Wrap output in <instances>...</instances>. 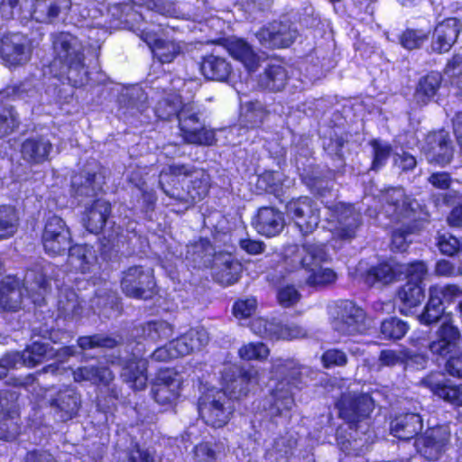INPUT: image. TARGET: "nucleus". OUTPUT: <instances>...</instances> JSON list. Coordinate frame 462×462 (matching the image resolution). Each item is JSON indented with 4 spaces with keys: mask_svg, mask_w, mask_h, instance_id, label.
I'll use <instances>...</instances> for the list:
<instances>
[{
    "mask_svg": "<svg viewBox=\"0 0 462 462\" xmlns=\"http://www.w3.org/2000/svg\"><path fill=\"white\" fill-rule=\"evenodd\" d=\"M257 383V371L251 367L242 369L236 364L225 365L221 371V390H210L200 397L199 415L213 428H221L230 420L234 411L232 399L245 396Z\"/></svg>",
    "mask_w": 462,
    "mask_h": 462,
    "instance_id": "f257e3e1",
    "label": "nucleus"
},
{
    "mask_svg": "<svg viewBox=\"0 0 462 462\" xmlns=\"http://www.w3.org/2000/svg\"><path fill=\"white\" fill-rule=\"evenodd\" d=\"M337 407L349 430L346 436L344 434L346 430L339 428L337 444L344 452L358 456L368 448L371 439L367 420L374 409L373 401L367 394L348 392L342 394Z\"/></svg>",
    "mask_w": 462,
    "mask_h": 462,
    "instance_id": "f03ea898",
    "label": "nucleus"
},
{
    "mask_svg": "<svg viewBox=\"0 0 462 462\" xmlns=\"http://www.w3.org/2000/svg\"><path fill=\"white\" fill-rule=\"evenodd\" d=\"M159 184L170 198L193 204L207 196L209 175L190 165L171 164L162 170Z\"/></svg>",
    "mask_w": 462,
    "mask_h": 462,
    "instance_id": "7ed1b4c3",
    "label": "nucleus"
},
{
    "mask_svg": "<svg viewBox=\"0 0 462 462\" xmlns=\"http://www.w3.org/2000/svg\"><path fill=\"white\" fill-rule=\"evenodd\" d=\"M180 97L177 93H168L158 101L154 112L158 118L170 120L173 116L179 119V125L184 143L197 145H212L215 143V133L205 127L199 120L192 104L182 106Z\"/></svg>",
    "mask_w": 462,
    "mask_h": 462,
    "instance_id": "20e7f679",
    "label": "nucleus"
},
{
    "mask_svg": "<svg viewBox=\"0 0 462 462\" xmlns=\"http://www.w3.org/2000/svg\"><path fill=\"white\" fill-rule=\"evenodd\" d=\"M420 208L419 203L408 197L401 188H393L385 195V205L381 214L394 222H403L392 234L391 247L393 251L404 252L411 243L409 236L413 233L410 222L415 220V213Z\"/></svg>",
    "mask_w": 462,
    "mask_h": 462,
    "instance_id": "39448f33",
    "label": "nucleus"
},
{
    "mask_svg": "<svg viewBox=\"0 0 462 462\" xmlns=\"http://www.w3.org/2000/svg\"><path fill=\"white\" fill-rule=\"evenodd\" d=\"M271 374L272 378L278 382L263 407L272 416L283 415L294 405L292 388L299 383L300 367L294 360L274 358L272 360Z\"/></svg>",
    "mask_w": 462,
    "mask_h": 462,
    "instance_id": "423d86ee",
    "label": "nucleus"
},
{
    "mask_svg": "<svg viewBox=\"0 0 462 462\" xmlns=\"http://www.w3.org/2000/svg\"><path fill=\"white\" fill-rule=\"evenodd\" d=\"M289 259L294 268L301 267L306 271V282L310 286H325L336 281L334 271L321 265L328 260L323 244L305 243L300 248L291 246L286 253V260Z\"/></svg>",
    "mask_w": 462,
    "mask_h": 462,
    "instance_id": "0eeeda50",
    "label": "nucleus"
},
{
    "mask_svg": "<svg viewBox=\"0 0 462 462\" xmlns=\"http://www.w3.org/2000/svg\"><path fill=\"white\" fill-rule=\"evenodd\" d=\"M48 282L45 276L35 270L26 272L23 288L20 281L14 276H6L0 281V310L6 311H17L21 309L23 291L27 296L32 299L34 303L42 299V293L46 291Z\"/></svg>",
    "mask_w": 462,
    "mask_h": 462,
    "instance_id": "6e6552de",
    "label": "nucleus"
},
{
    "mask_svg": "<svg viewBox=\"0 0 462 462\" xmlns=\"http://www.w3.org/2000/svg\"><path fill=\"white\" fill-rule=\"evenodd\" d=\"M328 222L333 236L341 240H351L361 225V215L352 205L337 203L328 207Z\"/></svg>",
    "mask_w": 462,
    "mask_h": 462,
    "instance_id": "1a4fd4ad",
    "label": "nucleus"
},
{
    "mask_svg": "<svg viewBox=\"0 0 462 462\" xmlns=\"http://www.w3.org/2000/svg\"><path fill=\"white\" fill-rule=\"evenodd\" d=\"M286 214L302 235L311 234L320 221L319 208L309 197H300L290 200L286 205Z\"/></svg>",
    "mask_w": 462,
    "mask_h": 462,
    "instance_id": "9d476101",
    "label": "nucleus"
},
{
    "mask_svg": "<svg viewBox=\"0 0 462 462\" xmlns=\"http://www.w3.org/2000/svg\"><path fill=\"white\" fill-rule=\"evenodd\" d=\"M451 432L448 425H439L428 429L415 439L417 452L431 461L439 459L447 451L450 442Z\"/></svg>",
    "mask_w": 462,
    "mask_h": 462,
    "instance_id": "9b49d317",
    "label": "nucleus"
},
{
    "mask_svg": "<svg viewBox=\"0 0 462 462\" xmlns=\"http://www.w3.org/2000/svg\"><path fill=\"white\" fill-rule=\"evenodd\" d=\"M31 53V41L23 33L8 32L0 39V58L9 68L24 65L29 61Z\"/></svg>",
    "mask_w": 462,
    "mask_h": 462,
    "instance_id": "f8f14e48",
    "label": "nucleus"
},
{
    "mask_svg": "<svg viewBox=\"0 0 462 462\" xmlns=\"http://www.w3.org/2000/svg\"><path fill=\"white\" fill-rule=\"evenodd\" d=\"M52 48L55 54L54 61L68 67L69 69H83V46L75 36L67 32L52 35Z\"/></svg>",
    "mask_w": 462,
    "mask_h": 462,
    "instance_id": "ddd939ff",
    "label": "nucleus"
},
{
    "mask_svg": "<svg viewBox=\"0 0 462 462\" xmlns=\"http://www.w3.org/2000/svg\"><path fill=\"white\" fill-rule=\"evenodd\" d=\"M42 239L45 252L52 256L64 254L71 243L70 232L66 223L56 215L47 218Z\"/></svg>",
    "mask_w": 462,
    "mask_h": 462,
    "instance_id": "4468645a",
    "label": "nucleus"
},
{
    "mask_svg": "<svg viewBox=\"0 0 462 462\" xmlns=\"http://www.w3.org/2000/svg\"><path fill=\"white\" fill-rule=\"evenodd\" d=\"M461 333L451 316L443 319L436 331V338L430 343L432 355L447 358L448 355L460 353Z\"/></svg>",
    "mask_w": 462,
    "mask_h": 462,
    "instance_id": "2eb2a0df",
    "label": "nucleus"
},
{
    "mask_svg": "<svg viewBox=\"0 0 462 462\" xmlns=\"http://www.w3.org/2000/svg\"><path fill=\"white\" fill-rule=\"evenodd\" d=\"M154 280L151 270L132 266L123 273L121 288L124 293L135 299H146L152 293Z\"/></svg>",
    "mask_w": 462,
    "mask_h": 462,
    "instance_id": "dca6fc26",
    "label": "nucleus"
},
{
    "mask_svg": "<svg viewBox=\"0 0 462 462\" xmlns=\"http://www.w3.org/2000/svg\"><path fill=\"white\" fill-rule=\"evenodd\" d=\"M251 330L260 337L270 339L291 340L307 336V331L299 325L282 324L275 319L268 320L263 318H257L251 322Z\"/></svg>",
    "mask_w": 462,
    "mask_h": 462,
    "instance_id": "f3484780",
    "label": "nucleus"
},
{
    "mask_svg": "<svg viewBox=\"0 0 462 462\" xmlns=\"http://www.w3.org/2000/svg\"><path fill=\"white\" fill-rule=\"evenodd\" d=\"M364 310L349 300L342 301L337 308L332 326L341 334L354 335L365 329Z\"/></svg>",
    "mask_w": 462,
    "mask_h": 462,
    "instance_id": "a211bd4d",
    "label": "nucleus"
},
{
    "mask_svg": "<svg viewBox=\"0 0 462 462\" xmlns=\"http://www.w3.org/2000/svg\"><path fill=\"white\" fill-rule=\"evenodd\" d=\"M70 0H34L30 9L23 10V20L52 23L70 8Z\"/></svg>",
    "mask_w": 462,
    "mask_h": 462,
    "instance_id": "6ab92c4d",
    "label": "nucleus"
},
{
    "mask_svg": "<svg viewBox=\"0 0 462 462\" xmlns=\"http://www.w3.org/2000/svg\"><path fill=\"white\" fill-rule=\"evenodd\" d=\"M298 35L290 23L274 21L256 32L260 43L266 48H286Z\"/></svg>",
    "mask_w": 462,
    "mask_h": 462,
    "instance_id": "aec40b11",
    "label": "nucleus"
},
{
    "mask_svg": "<svg viewBox=\"0 0 462 462\" xmlns=\"http://www.w3.org/2000/svg\"><path fill=\"white\" fill-rule=\"evenodd\" d=\"M180 379L171 369H161L152 382V392L156 402L161 405L172 404L180 395Z\"/></svg>",
    "mask_w": 462,
    "mask_h": 462,
    "instance_id": "412c9836",
    "label": "nucleus"
},
{
    "mask_svg": "<svg viewBox=\"0 0 462 462\" xmlns=\"http://www.w3.org/2000/svg\"><path fill=\"white\" fill-rule=\"evenodd\" d=\"M422 150L430 162L446 165L453 157V146L449 134L445 130L430 133L427 135Z\"/></svg>",
    "mask_w": 462,
    "mask_h": 462,
    "instance_id": "4be33fe9",
    "label": "nucleus"
},
{
    "mask_svg": "<svg viewBox=\"0 0 462 462\" xmlns=\"http://www.w3.org/2000/svg\"><path fill=\"white\" fill-rule=\"evenodd\" d=\"M362 263H359L357 271L364 282L369 285H388L398 281L404 274V265L395 261H386L362 272Z\"/></svg>",
    "mask_w": 462,
    "mask_h": 462,
    "instance_id": "5701e85b",
    "label": "nucleus"
},
{
    "mask_svg": "<svg viewBox=\"0 0 462 462\" xmlns=\"http://www.w3.org/2000/svg\"><path fill=\"white\" fill-rule=\"evenodd\" d=\"M253 226L262 236L273 237L279 235L285 226L283 213L273 207H263L257 211Z\"/></svg>",
    "mask_w": 462,
    "mask_h": 462,
    "instance_id": "b1692460",
    "label": "nucleus"
},
{
    "mask_svg": "<svg viewBox=\"0 0 462 462\" xmlns=\"http://www.w3.org/2000/svg\"><path fill=\"white\" fill-rule=\"evenodd\" d=\"M421 383L435 395L452 405L462 407V384L453 385L448 383L445 375L441 373H432L423 378Z\"/></svg>",
    "mask_w": 462,
    "mask_h": 462,
    "instance_id": "393cba45",
    "label": "nucleus"
},
{
    "mask_svg": "<svg viewBox=\"0 0 462 462\" xmlns=\"http://www.w3.org/2000/svg\"><path fill=\"white\" fill-rule=\"evenodd\" d=\"M460 29V21L454 17L439 23L433 32L431 50L437 53L448 52L456 42Z\"/></svg>",
    "mask_w": 462,
    "mask_h": 462,
    "instance_id": "a878e982",
    "label": "nucleus"
},
{
    "mask_svg": "<svg viewBox=\"0 0 462 462\" xmlns=\"http://www.w3.org/2000/svg\"><path fill=\"white\" fill-rule=\"evenodd\" d=\"M213 270L215 279L224 286H228L238 281L242 272L241 263L227 253H218L209 266Z\"/></svg>",
    "mask_w": 462,
    "mask_h": 462,
    "instance_id": "bb28decb",
    "label": "nucleus"
},
{
    "mask_svg": "<svg viewBox=\"0 0 462 462\" xmlns=\"http://www.w3.org/2000/svg\"><path fill=\"white\" fill-rule=\"evenodd\" d=\"M226 51L236 60L241 62L248 71H254L260 65V57L244 39L229 37L223 43Z\"/></svg>",
    "mask_w": 462,
    "mask_h": 462,
    "instance_id": "cd10ccee",
    "label": "nucleus"
},
{
    "mask_svg": "<svg viewBox=\"0 0 462 462\" xmlns=\"http://www.w3.org/2000/svg\"><path fill=\"white\" fill-rule=\"evenodd\" d=\"M147 362L135 355L123 366L121 376L134 390H143L147 384Z\"/></svg>",
    "mask_w": 462,
    "mask_h": 462,
    "instance_id": "c85d7f7f",
    "label": "nucleus"
},
{
    "mask_svg": "<svg viewBox=\"0 0 462 462\" xmlns=\"http://www.w3.org/2000/svg\"><path fill=\"white\" fill-rule=\"evenodd\" d=\"M422 429V419L417 413H406L396 417L391 422V433L403 440L417 436Z\"/></svg>",
    "mask_w": 462,
    "mask_h": 462,
    "instance_id": "c756f323",
    "label": "nucleus"
},
{
    "mask_svg": "<svg viewBox=\"0 0 462 462\" xmlns=\"http://www.w3.org/2000/svg\"><path fill=\"white\" fill-rule=\"evenodd\" d=\"M173 329V326L165 320L149 321L134 328V337L154 344L171 337Z\"/></svg>",
    "mask_w": 462,
    "mask_h": 462,
    "instance_id": "7c9ffc66",
    "label": "nucleus"
},
{
    "mask_svg": "<svg viewBox=\"0 0 462 462\" xmlns=\"http://www.w3.org/2000/svg\"><path fill=\"white\" fill-rule=\"evenodd\" d=\"M51 406L56 412H60L62 420L71 419L79 407V396L70 388L59 391L54 398L51 400Z\"/></svg>",
    "mask_w": 462,
    "mask_h": 462,
    "instance_id": "2f4dec72",
    "label": "nucleus"
},
{
    "mask_svg": "<svg viewBox=\"0 0 462 462\" xmlns=\"http://www.w3.org/2000/svg\"><path fill=\"white\" fill-rule=\"evenodd\" d=\"M52 148L51 142L43 137L26 139L22 144V156L30 163L39 164L48 159Z\"/></svg>",
    "mask_w": 462,
    "mask_h": 462,
    "instance_id": "473e14b6",
    "label": "nucleus"
},
{
    "mask_svg": "<svg viewBox=\"0 0 462 462\" xmlns=\"http://www.w3.org/2000/svg\"><path fill=\"white\" fill-rule=\"evenodd\" d=\"M217 254L210 242L200 238L187 246L186 258L193 263L195 267L208 268Z\"/></svg>",
    "mask_w": 462,
    "mask_h": 462,
    "instance_id": "72a5a7b5",
    "label": "nucleus"
},
{
    "mask_svg": "<svg viewBox=\"0 0 462 462\" xmlns=\"http://www.w3.org/2000/svg\"><path fill=\"white\" fill-rule=\"evenodd\" d=\"M296 442L294 437L290 433L274 439L266 448V459L270 462H287L288 457L292 454Z\"/></svg>",
    "mask_w": 462,
    "mask_h": 462,
    "instance_id": "f704fd0d",
    "label": "nucleus"
},
{
    "mask_svg": "<svg viewBox=\"0 0 462 462\" xmlns=\"http://www.w3.org/2000/svg\"><path fill=\"white\" fill-rule=\"evenodd\" d=\"M288 80L285 68L280 63H271L259 78V85L270 91H281Z\"/></svg>",
    "mask_w": 462,
    "mask_h": 462,
    "instance_id": "c9c22d12",
    "label": "nucleus"
},
{
    "mask_svg": "<svg viewBox=\"0 0 462 462\" xmlns=\"http://www.w3.org/2000/svg\"><path fill=\"white\" fill-rule=\"evenodd\" d=\"M200 69L203 75L212 80H226L231 73V66L226 59L209 55L203 60Z\"/></svg>",
    "mask_w": 462,
    "mask_h": 462,
    "instance_id": "e433bc0d",
    "label": "nucleus"
},
{
    "mask_svg": "<svg viewBox=\"0 0 462 462\" xmlns=\"http://www.w3.org/2000/svg\"><path fill=\"white\" fill-rule=\"evenodd\" d=\"M441 83V75L431 72L420 79L414 97L417 103L426 105L437 93Z\"/></svg>",
    "mask_w": 462,
    "mask_h": 462,
    "instance_id": "4c0bfd02",
    "label": "nucleus"
},
{
    "mask_svg": "<svg viewBox=\"0 0 462 462\" xmlns=\"http://www.w3.org/2000/svg\"><path fill=\"white\" fill-rule=\"evenodd\" d=\"M58 317L64 319H74L82 313L78 295L72 291H66L60 296L58 301Z\"/></svg>",
    "mask_w": 462,
    "mask_h": 462,
    "instance_id": "58836bf2",
    "label": "nucleus"
},
{
    "mask_svg": "<svg viewBox=\"0 0 462 462\" xmlns=\"http://www.w3.org/2000/svg\"><path fill=\"white\" fill-rule=\"evenodd\" d=\"M19 226V217L14 208L0 206V241L14 236Z\"/></svg>",
    "mask_w": 462,
    "mask_h": 462,
    "instance_id": "ea45409f",
    "label": "nucleus"
},
{
    "mask_svg": "<svg viewBox=\"0 0 462 462\" xmlns=\"http://www.w3.org/2000/svg\"><path fill=\"white\" fill-rule=\"evenodd\" d=\"M110 204L102 199H97L92 208L88 209V232L97 233L101 230L110 214Z\"/></svg>",
    "mask_w": 462,
    "mask_h": 462,
    "instance_id": "a19ab883",
    "label": "nucleus"
},
{
    "mask_svg": "<svg viewBox=\"0 0 462 462\" xmlns=\"http://www.w3.org/2000/svg\"><path fill=\"white\" fill-rule=\"evenodd\" d=\"M225 456V448L221 443L204 442L195 448L197 462H220Z\"/></svg>",
    "mask_w": 462,
    "mask_h": 462,
    "instance_id": "79ce46f5",
    "label": "nucleus"
},
{
    "mask_svg": "<svg viewBox=\"0 0 462 462\" xmlns=\"http://www.w3.org/2000/svg\"><path fill=\"white\" fill-rule=\"evenodd\" d=\"M429 295L436 300H440V305L451 304L457 299L462 297V290L456 284H436L430 287Z\"/></svg>",
    "mask_w": 462,
    "mask_h": 462,
    "instance_id": "37998d69",
    "label": "nucleus"
},
{
    "mask_svg": "<svg viewBox=\"0 0 462 462\" xmlns=\"http://www.w3.org/2000/svg\"><path fill=\"white\" fill-rule=\"evenodd\" d=\"M398 298L406 308L416 307L424 299V288L419 283L406 282L399 291Z\"/></svg>",
    "mask_w": 462,
    "mask_h": 462,
    "instance_id": "c03bdc74",
    "label": "nucleus"
},
{
    "mask_svg": "<svg viewBox=\"0 0 462 462\" xmlns=\"http://www.w3.org/2000/svg\"><path fill=\"white\" fill-rule=\"evenodd\" d=\"M448 314L445 315V307L440 305V300H436L430 295L429 300L424 307L423 312L419 316L420 323L430 325L443 319Z\"/></svg>",
    "mask_w": 462,
    "mask_h": 462,
    "instance_id": "a18cd8bd",
    "label": "nucleus"
},
{
    "mask_svg": "<svg viewBox=\"0 0 462 462\" xmlns=\"http://www.w3.org/2000/svg\"><path fill=\"white\" fill-rule=\"evenodd\" d=\"M180 51L181 48L179 43L173 41L163 40L152 47V52L162 63H170Z\"/></svg>",
    "mask_w": 462,
    "mask_h": 462,
    "instance_id": "49530a36",
    "label": "nucleus"
},
{
    "mask_svg": "<svg viewBox=\"0 0 462 462\" xmlns=\"http://www.w3.org/2000/svg\"><path fill=\"white\" fill-rule=\"evenodd\" d=\"M409 326L397 318H390L381 324V332L385 338L400 339L407 333Z\"/></svg>",
    "mask_w": 462,
    "mask_h": 462,
    "instance_id": "de8ad7c7",
    "label": "nucleus"
},
{
    "mask_svg": "<svg viewBox=\"0 0 462 462\" xmlns=\"http://www.w3.org/2000/svg\"><path fill=\"white\" fill-rule=\"evenodd\" d=\"M245 111L241 115V122L247 128L259 126L265 116V112L260 104L250 103L245 106Z\"/></svg>",
    "mask_w": 462,
    "mask_h": 462,
    "instance_id": "09e8293b",
    "label": "nucleus"
},
{
    "mask_svg": "<svg viewBox=\"0 0 462 462\" xmlns=\"http://www.w3.org/2000/svg\"><path fill=\"white\" fill-rule=\"evenodd\" d=\"M437 240L438 248L443 254L453 256L462 251V240L449 233L439 234Z\"/></svg>",
    "mask_w": 462,
    "mask_h": 462,
    "instance_id": "8fccbe9b",
    "label": "nucleus"
},
{
    "mask_svg": "<svg viewBox=\"0 0 462 462\" xmlns=\"http://www.w3.org/2000/svg\"><path fill=\"white\" fill-rule=\"evenodd\" d=\"M429 37V32L423 30L407 29L402 34L400 42L402 47L408 50L420 48Z\"/></svg>",
    "mask_w": 462,
    "mask_h": 462,
    "instance_id": "3c124183",
    "label": "nucleus"
},
{
    "mask_svg": "<svg viewBox=\"0 0 462 462\" xmlns=\"http://www.w3.org/2000/svg\"><path fill=\"white\" fill-rule=\"evenodd\" d=\"M239 356L244 360H263L269 354V348L261 342L248 343L239 349Z\"/></svg>",
    "mask_w": 462,
    "mask_h": 462,
    "instance_id": "603ef678",
    "label": "nucleus"
},
{
    "mask_svg": "<svg viewBox=\"0 0 462 462\" xmlns=\"http://www.w3.org/2000/svg\"><path fill=\"white\" fill-rule=\"evenodd\" d=\"M189 341H191V346H186V343L181 344L182 352H193L196 350H200L206 345H208L209 341V337L208 331L203 328H191L188 331Z\"/></svg>",
    "mask_w": 462,
    "mask_h": 462,
    "instance_id": "864d4df0",
    "label": "nucleus"
},
{
    "mask_svg": "<svg viewBox=\"0 0 462 462\" xmlns=\"http://www.w3.org/2000/svg\"><path fill=\"white\" fill-rule=\"evenodd\" d=\"M370 143L374 152L372 169L376 171L387 162L392 152V147L389 143L379 140H373Z\"/></svg>",
    "mask_w": 462,
    "mask_h": 462,
    "instance_id": "5fc2aeb1",
    "label": "nucleus"
},
{
    "mask_svg": "<svg viewBox=\"0 0 462 462\" xmlns=\"http://www.w3.org/2000/svg\"><path fill=\"white\" fill-rule=\"evenodd\" d=\"M48 346L35 342L31 346L23 351L25 359V365L33 367L42 362L47 354Z\"/></svg>",
    "mask_w": 462,
    "mask_h": 462,
    "instance_id": "6e6d98bb",
    "label": "nucleus"
},
{
    "mask_svg": "<svg viewBox=\"0 0 462 462\" xmlns=\"http://www.w3.org/2000/svg\"><path fill=\"white\" fill-rule=\"evenodd\" d=\"M97 365L91 364V369L88 370V380L94 383L108 384L114 379V374L106 365V362L98 361Z\"/></svg>",
    "mask_w": 462,
    "mask_h": 462,
    "instance_id": "4d7b16f0",
    "label": "nucleus"
},
{
    "mask_svg": "<svg viewBox=\"0 0 462 462\" xmlns=\"http://www.w3.org/2000/svg\"><path fill=\"white\" fill-rule=\"evenodd\" d=\"M69 263L71 265L73 269L76 271H80L81 273L85 272L86 269V255H87V247L82 245H75L69 246Z\"/></svg>",
    "mask_w": 462,
    "mask_h": 462,
    "instance_id": "13d9d810",
    "label": "nucleus"
},
{
    "mask_svg": "<svg viewBox=\"0 0 462 462\" xmlns=\"http://www.w3.org/2000/svg\"><path fill=\"white\" fill-rule=\"evenodd\" d=\"M404 274L407 282L419 283L423 286V281L427 275L428 269L423 262H414L410 264H404Z\"/></svg>",
    "mask_w": 462,
    "mask_h": 462,
    "instance_id": "bf43d9fd",
    "label": "nucleus"
},
{
    "mask_svg": "<svg viewBox=\"0 0 462 462\" xmlns=\"http://www.w3.org/2000/svg\"><path fill=\"white\" fill-rule=\"evenodd\" d=\"M16 114L11 108L0 109V138L12 133L18 127Z\"/></svg>",
    "mask_w": 462,
    "mask_h": 462,
    "instance_id": "052dcab7",
    "label": "nucleus"
},
{
    "mask_svg": "<svg viewBox=\"0 0 462 462\" xmlns=\"http://www.w3.org/2000/svg\"><path fill=\"white\" fill-rule=\"evenodd\" d=\"M277 299L282 307L289 308L295 305L300 300V294L294 286L287 285L279 289Z\"/></svg>",
    "mask_w": 462,
    "mask_h": 462,
    "instance_id": "680f3d73",
    "label": "nucleus"
},
{
    "mask_svg": "<svg viewBox=\"0 0 462 462\" xmlns=\"http://www.w3.org/2000/svg\"><path fill=\"white\" fill-rule=\"evenodd\" d=\"M256 300L247 298L237 300L233 307V312L236 319H244L249 318L256 310Z\"/></svg>",
    "mask_w": 462,
    "mask_h": 462,
    "instance_id": "e2e57ef3",
    "label": "nucleus"
},
{
    "mask_svg": "<svg viewBox=\"0 0 462 462\" xmlns=\"http://www.w3.org/2000/svg\"><path fill=\"white\" fill-rule=\"evenodd\" d=\"M407 357L408 356L404 351L386 349L380 353L379 360L383 365L393 366L402 364Z\"/></svg>",
    "mask_w": 462,
    "mask_h": 462,
    "instance_id": "0e129e2a",
    "label": "nucleus"
},
{
    "mask_svg": "<svg viewBox=\"0 0 462 462\" xmlns=\"http://www.w3.org/2000/svg\"><path fill=\"white\" fill-rule=\"evenodd\" d=\"M347 357L346 354L338 349H329L322 356V362L325 367L335 365H344L346 364Z\"/></svg>",
    "mask_w": 462,
    "mask_h": 462,
    "instance_id": "69168bd1",
    "label": "nucleus"
},
{
    "mask_svg": "<svg viewBox=\"0 0 462 462\" xmlns=\"http://www.w3.org/2000/svg\"><path fill=\"white\" fill-rule=\"evenodd\" d=\"M128 462H156V457L149 449H143L135 445L129 455Z\"/></svg>",
    "mask_w": 462,
    "mask_h": 462,
    "instance_id": "338daca9",
    "label": "nucleus"
},
{
    "mask_svg": "<svg viewBox=\"0 0 462 462\" xmlns=\"http://www.w3.org/2000/svg\"><path fill=\"white\" fill-rule=\"evenodd\" d=\"M445 367L450 375L462 377V355L459 353L448 355Z\"/></svg>",
    "mask_w": 462,
    "mask_h": 462,
    "instance_id": "774afa93",
    "label": "nucleus"
}]
</instances>
